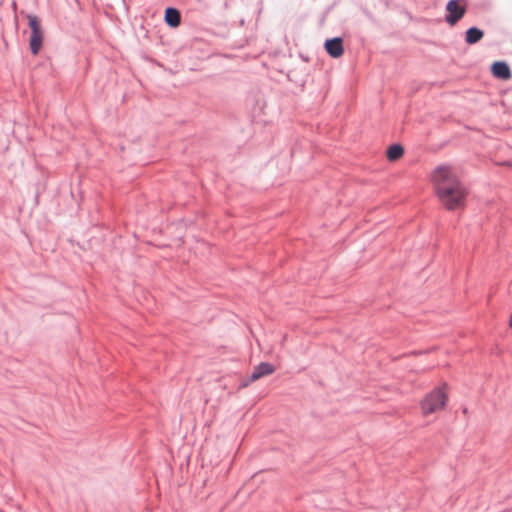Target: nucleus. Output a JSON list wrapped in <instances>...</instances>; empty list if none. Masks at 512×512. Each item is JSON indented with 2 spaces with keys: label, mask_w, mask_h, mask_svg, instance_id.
Instances as JSON below:
<instances>
[{
  "label": "nucleus",
  "mask_w": 512,
  "mask_h": 512,
  "mask_svg": "<svg viewBox=\"0 0 512 512\" xmlns=\"http://www.w3.org/2000/svg\"><path fill=\"white\" fill-rule=\"evenodd\" d=\"M404 154V148L400 144H392L387 149V158L389 161H396Z\"/></svg>",
  "instance_id": "10"
},
{
  "label": "nucleus",
  "mask_w": 512,
  "mask_h": 512,
  "mask_svg": "<svg viewBox=\"0 0 512 512\" xmlns=\"http://www.w3.org/2000/svg\"><path fill=\"white\" fill-rule=\"evenodd\" d=\"M447 14L445 16V21L453 26L460 19L463 18L466 12V7L464 5H460L459 0H449L446 5Z\"/></svg>",
  "instance_id": "4"
},
{
  "label": "nucleus",
  "mask_w": 512,
  "mask_h": 512,
  "mask_svg": "<svg viewBox=\"0 0 512 512\" xmlns=\"http://www.w3.org/2000/svg\"><path fill=\"white\" fill-rule=\"evenodd\" d=\"M484 36V32L478 27H470L465 33V42L469 45L479 42Z\"/></svg>",
  "instance_id": "9"
},
{
  "label": "nucleus",
  "mask_w": 512,
  "mask_h": 512,
  "mask_svg": "<svg viewBox=\"0 0 512 512\" xmlns=\"http://www.w3.org/2000/svg\"><path fill=\"white\" fill-rule=\"evenodd\" d=\"M432 179L438 198L448 210H454L463 205L466 191L449 166L436 167Z\"/></svg>",
  "instance_id": "1"
},
{
  "label": "nucleus",
  "mask_w": 512,
  "mask_h": 512,
  "mask_svg": "<svg viewBox=\"0 0 512 512\" xmlns=\"http://www.w3.org/2000/svg\"><path fill=\"white\" fill-rule=\"evenodd\" d=\"M165 23L172 27L176 28L180 25L181 22V14L178 9L174 7H167L165 9V15H164Z\"/></svg>",
  "instance_id": "8"
},
{
  "label": "nucleus",
  "mask_w": 512,
  "mask_h": 512,
  "mask_svg": "<svg viewBox=\"0 0 512 512\" xmlns=\"http://www.w3.org/2000/svg\"><path fill=\"white\" fill-rule=\"evenodd\" d=\"M28 25L31 29L29 46L33 55L38 54L42 47L44 33L39 18L34 14H27Z\"/></svg>",
  "instance_id": "3"
},
{
  "label": "nucleus",
  "mask_w": 512,
  "mask_h": 512,
  "mask_svg": "<svg viewBox=\"0 0 512 512\" xmlns=\"http://www.w3.org/2000/svg\"><path fill=\"white\" fill-rule=\"evenodd\" d=\"M324 47L326 52L332 57V58H338L343 55L344 48H343V40L341 37H334L329 38L325 41Z\"/></svg>",
  "instance_id": "5"
},
{
  "label": "nucleus",
  "mask_w": 512,
  "mask_h": 512,
  "mask_svg": "<svg viewBox=\"0 0 512 512\" xmlns=\"http://www.w3.org/2000/svg\"><path fill=\"white\" fill-rule=\"evenodd\" d=\"M275 368L272 364L267 362H261L254 367L252 374L250 375V382L256 381L261 377L270 375L274 372Z\"/></svg>",
  "instance_id": "6"
},
{
  "label": "nucleus",
  "mask_w": 512,
  "mask_h": 512,
  "mask_svg": "<svg viewBox=\"0 0 512 512\" xmlns=\"http://www.w3.org/2000/svg\"><path fill=\"white\" fill-rule=\"evenodd\" d=\"M447 402V395L442 388H435L422 401L421 407L424 414H431L443 409Z\"/></svg>",
  "instance_id": "2"
},
{
  "label": "nucleus",
  "mask_w": 512,
  "mask_h": 512,
  "mask_svg": "<svg viewBox=\"0 0 512 512\" xmlns=\"http://www.w3.org/2000/svg\"><path fill=\"white\" fill-rule=\"evenodd\" d=\"M492 74L500 79L506 80L511 77V71L506 62L496 61L491 66Z\"/></svg>",
  "instance_id": "7"
}]
</instances>
